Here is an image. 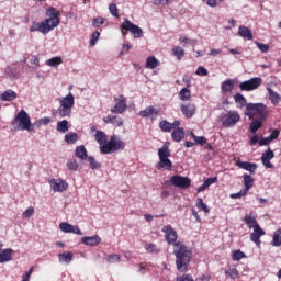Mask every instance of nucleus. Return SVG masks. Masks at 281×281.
<instances>
[{"mask_svg":"<svg viewBox=\"0 0 281 281\" xmlns=\"http://www.w3.org/2000/svg\"><path fill=\"white\" fill-rule=\"evenodd\" d=\"M59 229L64 232V234H77V236H82V231H80L78 226H74L67 222L60 223Z\"/></svg>","mask_w":281,"mask_h":281,"instance_id":"f8f14e48","label":"nucleus"},{"mask_svg":"<svg viewBox=\"0 0 281 281\" xmlns=\"http://www.w3.org/2000/svg\"><path fill=\"white\" fill-rule=\"evenodd\" d=\"M276 157V154H273V150L271 148H268L261 156V162L266 168H273V164H271V159Z\"/></svg>","mask_w":281,"mask_h":281,"instance_id":"dca6fc26","label":"nucleus"},{"mask_svg":"<svg viewBox=\"0 0 281 281\" xmlns=\"http://www.w3.org/2000/svg\"><path fill=\"white\" fill-rule=\"evenodd\" d=\"M195 205H196L198 210H201L205 214L210 213V207H207V204L205 202H203V198H198Z\"/></svg>","mask_w":281,"mask_h":281,"instance_id":"4c0bfd02","label":"nucleus"},{"mask_svg":"<svg viewBox=\"0 0 281 281\" xmlns=\"http://www.w3.org/2000/svg\"><path fill=\"white\" fill-rule=\"evenodd\" d=\"M159 67V60L155 58V56H150L146 60V68L147 69H157Z\"/></svg>","mask_w":281,"mask_h":281,"instance_id":"f704fd0d","label":"nucleus"},{"mask_svg":"<svg viewBox=\"0 0 281 281\" xmlns=\"http://www.w3.org/2000/svg\"><path fill=\"white\" fill-rule=\"evenodd\" d=\"M245 115L250 120L254 119V115H260L259 120L267 119V105L263 103H248Z\"/></svg>","mask_w":281,"mask_h":281,"instance_id":"39448f33","label":"nucleus"},{"mask_svg":"<svg viewBox=\"0 0 281 281\" xmlns=\"http://www.w3.org/2000/svg\"><path fill=\"white\" fill-rule=\"evenodd\" d=\"M246 194H247V191L243 189L237 193H232L231 199H243V196H246Z\"/></svg>","mask_w":281,"mask_h":281,"instance_id":"5fc2aeb1","label":"nucleus"},{"mask_svg":"<svg viewBox=\"0 0 281 281\" xmlns=\"http://www.w3.org/2000/svg\"><path fill=\"white\" fill-rule=\"evenodd\" d=\"M196 76H207V68L200 66L195 71Z\"/></svg>","mask_w":281,"mask_h":281,"instance_id":"bf43d9fd","label":"nucleus"},{"mask_svg":"<svg viewBox=\"0 0 281 281\" xmlns=\"http://www.w3.org/2000/svg\"><path fill=\"white\" fill-rule=\"evenodd\" d=\"M243 221H244V223H246V225L249 227V229H251V228L254 229V227H256V225H258L256 217H254V215H251V214L243 217Z\"/></svg>","mask_w":281,"mask_h":281,"instance_id":"473e14b6","label":"nucleus"},{"mask_svg":"<svg viewBox=\"0 0 281 281\" xmlns=\"http://www.w3.org/2000/svg\"><path fill=\"white\" fill-rule=\"evenodd\" d=\"M46 16L48 19H45L42 22H33V24L30 26V32H41V34H49L52 30H55V27H58L60 25V18H58V11H56L54 8H49L46 11Z\"/></svg>","mask_w":281,"mask_h":281,"instance_id":"f03ea898","label":"nucleus"},{"mask_svg":"<svg viewBox=\"0 0 281 281\" xmlns=\"http://www.w3.org/2000/svg\"><path fill=\"white\" fill-rule=\"evenodd\" d=\"M262 86V78L254 77L249 80L243 81L239 83L240 91H256L259 87Z\"/></svg>","mask_w":281,"mask_h":281,"instance_id":"6e6552de","label":"nucleus"},{"mask_svg":"<svg viewBox=\"0 0 281 281\" xmlns=\"http://www.w3.org/2000/svg\"><path fill=\"white\" fill-rule=\"evenodd\" d=\"M22 216L24 218H31V216H34V206H29L23 213Z\"/></svg>","mask_w":281,"mask_h":281,"instance_id":"603ef678","label":"nucleus"},{"mask_svg":"<svg viewBox=\"0 0 281 281\" xmlns=\"http://www.w3.org/2000/svg\"><path fill=\"white\" fill-rule=\"evenodd\" d=\"M146 249L149 254H155V251H157V246L155 244H148Z\"/></svg>","mask_w":281,"mask_h":281,"instance_id":"338daca9","label":"nucleus"},{"mask_svg":"<svg viewBox=\"0 0 281 281\" xmlns=\"http://www.w3.org/2000/svg\"><path fill=\"white\" fill-rule=\"evenodd\" d=\"M243 258H246L245 252H243L241 250H234L233 251V256H232L233 260L238 261V260H243Z\"/></svg>","mask_w":281,"mask_h":281,"instance_id":"49530a36","label":"nucleus"},{"mask_svg":"<svg viewBox=\"0 0 281 281\" xmlns=\"http://www.w3.org/2000/svg\"><path fill=\"white\" fill-rule=\"evenodd\" d=\"M123 30L126 32H131L133 34L134 38H142L144 36V31L142 27L137 26V24H133L131 20L125 19L123 22Z\"/></svg>","mask_w":281,"mask_h":281,"instance_id":"9d476101","label":"nucleus"},{"mask_svg":"<svg viewBox=\"0 0 281 281\" xmlns=\"http://www.w3.org/2000/svg\"><path fill=\"white\" fill-rule=\"evenodd\" d=\"M74 108H69L67 105H60L58 108V115L59 117H69L71 115V110Z\"/></svg>","mask_w":281,"mask_h":281,"instance_id":"c756f323","label":"nucleus"},{"mask_svg":"<svg viewBox=\"0 0 281 281\" xmlns=\"http://www.w3.org/2000/svg\"><path fill=\"white\" fill-rule=\"evenodd\" d=\"M172 54L176 56L177 60H181L186 56V50L181 48V46H175L172 48Z\"/></svg>","mask_w":281,"mask_h":281,"instance_id":"ea45409f","label":"nucleus"},{"mask_svg":"<svg viewBox=\"0 0 281 281\" xmlns=\"http://www.w3.org/2000/svg\"><path fill=\"white\" fill-rule=\"evenodd\" d=\"M192 139H194L195 144H199L200 146H204V144H207V138L205 136H196L193 133H191Z\"/></svg>","mask_w":281,"mask_h":281,"instance_id":"a18cd8bd","label":"nucleus"},{"mask_svg":"<svg viewBox=\"0 0 281 281\" xmlns=\"http://www.w3.org/2000/svg\"><path fill=\"white\" fill-rule=\"evenodd\" d=\"M59 262H65L66 265H69L71 260H74V254L71 252H63L58 255Z\"/></svg>","mask_w":281,"mask_h":281,"instance_id":"e433bc0d","label":"nucleus"},{"mask_svg":"<svg viewBox=\"0 0 281 281\" xmlns=\"http://www.w3.org/2000/svg\"><path fill=\"white\" fill-rule=\"evenodd\" d=\"M46 65L48 67H58V65H63V58L61 57H53L46 61Z\"/></svg>","mask_w":281,"mask_h":281,"instance_id":"a19ab883","label":"nucleus"},{"mask_svg":"<svg viewBox=\"0 0 281 281\" xmlns=\"http://www.w3.org/2000/svg\"><path fill=\"white\" fill-rule=\"evenodd\" d=\"M13 126H16L18 131H33L34 125H32V121L30 119V114L25 112V110H21L12 122Z\"/></svg>","mask_w":281,"mask_h":281,"instance_id":"7ed1b4c3","label":"nucleus"},{"mask_svg":"<svg viewBox=\"0 0 281 281\" xmlns=\"http://www.w3.org/2000/svg\"><path fill=\"white\" fill-rule=\"evenodd\" d=\"M120 260H122V259H121L120 255H117V254L108 256V262H110V263L120 262Z\"/></svg>","mask_w":281,"mask_h":281,"instance_id":"6e6d98bb","label":"nucleus"},{"mask_svg":"<svg viewBox=\"0 0 281 281\" xmlns=\"http://www.w3.org/2000/svg\"><path fill=\"white\" fill-rule=\"evenodd\" d=\"M162 233L168 245H173V255L176 256V266L180 273L188 271L190 260H192V250L188 246L177 243V231L170 225L162 227Z\"/></svg>","mask_w":281,"mask_h":281,"instance_id":"f257e3e1","label":"nucleus"},{"mask_svg":"<svg viewBox=\"0 0 281 281\" xmlns=\"http://www.w3.org/2000/svg\"><path fill=\"white\" fill-rule=\"evenodd\" d=\"M191 92L188 88H182L179 92V98L182 100V102H188L190 100Z\"/></svg>","mask_w":281,"mask_h":281,"instance_id":"79ce46f5","label":"nucleus"},{"mask_svg":"<svg viewBox=\"0 0 281 281\" xmlns=\"http://www.w3.org/2000/svg\"><path fill=\"white\" fill-rule=\"evenodd\" d=\"M78 142V134L70 132L65 135V143L66 144H76Z\"/></svg>","mask_w":281,"mask_h":281,"instance_id":"58836bf2","label":"nucleus"},{"mask_svg":"<svg viewBox=\"0 0 281 281\" xmlns=\"http://www.w3.org/2000/svg\"><path fill=\"white\" fill-rule=\"evenodd\" d=\"M34 272V268H31L27 272L22 276V281H30V276Z\"/></svg>","mask_w":281,"mask_h":281,"instance_id":"e2e57ef3","label":"nucleus"},{"mask_svg":"<svg viewBox=\"0 0 281 281\" xmlns=\"http://www.w3.org/2000/svg\"><path fill=\"white\" fill-rule=\"evenodd\" d=\"M278 137H280V131L273 130L270 136L261 138L258 144L259 146H269L273 139H278Z\"/></svg>","mask_w":281,"mask_h":281,"instance_id":"6ab92c4d","label":"nucleus"},{"mask_svg":"<svg viewBox=\"0 0 281 281\" xmlns=\"http://www.w3.org/2000/svg\"><path fill=\"white\" fill-rule=\"evenodd\" d=\"M12 254H14V250H12V248H7L4 250H1L0 265H3L4 262H10L12 260Z\"/></svg>","mask_w":281,"mask_h":281,"instance_id":"5701e85b","label":"nucleus"},{"mask_svg":"<svg viewBox=\"0 0 281 281\" xmlns=\"http://www.w3.org/2000/svg\"><path fill=\"white\" fill-rule=\"evenodd\" d=\"M268 93H269V100L272 102V104L277 105L280 104V94L278 92L273 91V89L268 88Z\"/></svg>","mask_w":281,"mask_h":281,"instance_id":"7c9ffc66","label":"nucleus"},{"mask_svg":"<svg viewBox=\"0 0 281 281\" xmlns=\"http://www.w3.org/2000/svg\"><path fill=\"white\" fill-rule=\"evenodd\" d=\"M159 162L157 164L158 170H172V161L168 159L170 157V149L167 145H164L158 149Z\"/></svg>","mask_w":281,"mask_h":281,"instance_id":"20e7f679","label":"nucleus"},{"mask_svg":"<svg viewBox=\"0 0 281 281\" xmlns=\"http://www.w3.org/2000/svg\"><path fill=\"white\" fill-rule=\"evenodd\" d=\"M262 127V122L258 119H255L251 123H250V132L251 133H257L259 128Z\"/></svg>","mask_w":281,"mask_h":281,"instance_id":"c03bdc74","label":"nucleus"},{"mask_svg":"<svg viewBox=\"0 0 281 281\" xmlns=\"http://www.w3.org/2000/svg\"><path fill=\"white\" fill-rule=\"evenodd\" d=\"M99 40H100V32L98 31L93 32L90 40V47H95Z\"/></svg>","mask_w":281,"mask_h":281,"instance_id":"09e8293b","label":"nucleus"},{"mask_svg":"<svg viewBox=\"0 0 281 281\" xmlns=\"http://www.w3.org/2000/svg\"><path fill=\"white\" fill-rule=\"evenodd\" d=\"M69 128H71V124H69V121L63 120L57 122L56 131H58V133H67Z\"/></svg>","mask_w":281,"mask_h":281,"instance_id":"393cba45","label":"nucleus"},{"mask_svg":"<svg viewBox=\"0 0 281 281\" xmlns=\"http://www.w3.org/2000/svg\"><path fill=\"white\" fill-rule=\"evenodd\" d=\"M236 166H238V168H241V170H247L248 172H250V175H256V170H258V165L254 162L237 161Z\"/></svg>","mask_w":281,"mask_h":281,"instance_id":"f3484780","label":"nucleus"},{"mask_svg":"<svg viewBox=\"0 0 281 281\" xmlns=\"http://www.w3.org/2000/svg\"><path fill=\"white\" fill-rule=\"evenodd\" d=\"M4 75L10 78V80H16V78H19V70L12 66H9L4 69Z\"/></svg>","mask_w":281,"mask_h":281,"instance_id":"bb28decb","label":"nucleus"},{"mask_svg":"<svg viewBox=\"0 0 281 281\" xmlns=\"http://www.w3.org/2000/svg\"><path fill=\"white\" fill-rule=\"evenodd\" d=\"M76 103L74 93L69 92L66 97L59 99V104L61 106H68L70 109H74V104Z\"/></svg>","mask_w":281,"mask_h":281,"instance_id":"412c9836","label":"nucleus"},{"mask_svg":"<svg viewBox=\"0 0 281 281\" xmlns=\"http://www.w3.org/2000/svg\"><path fill=\"white\" fill-rule=\"evenodd\" d=\"M122 149H124V143L122 139H117V136H112L108 144L101 146V153H103V155H109Z\"/></svg>","mask_w":281,"mask_h":281,"instance_id":"423d86ee","label":"nucleus"},{"mask_svg":"<svg viewBox=\"0 0 281 281\" xmlns=\"http://www.w3.org/2000/svg\"><path fill=\"white\" fill-rule=\"evenodd\" d=\"M115 120H117V116L108 115L103 117V122H105V124H115Z\"/></svg>","mask_w":281,"mask_h":281,"instance_id":"13d9d810","label":"nucleus"},{"mask_svg":"<svg viewBox=\"0 0 281 281\" xmlns=\"http://www.w3.org/2000/svg\"><path fill=\"white\" fill-rule=\"evenodd\" d=\"M154 5H168L170 3V0H151Z\"/></svg>","mask_w":281,"mask_h":281,"instance_id":"0e129e2a","label":"nucleus"},{"mask_svg":"<svg viewBox=\"0 0 281 281\" xmlns=\"http://www.w3.org/2000/svg\"><path fill=\"white\" fill-rule=\"evenodd\" d=\"M255 45H257L258 49H260L262 54H267V52H269V44H263L258 41H255Z\"/></svg>","mask_w":281,"mask_h":281,"instance_id":"3c124183","label":"nucleus"},{"mask_svg":"<svg viewBox=\"0 0 281 281\" xmlns=\"http://www.w3.org/2000/svg\"><path fill=\"white\" fill-rule=\"evenodd\" d=\"M221 122L225 128H232V126H236L237 122H240V114L237 111H228L222 114Z\"/></svg>","mask_w":281,"mask_h":281,"instance_id":"0eeeda50","label":"nucleus"},{"mask_svg":"<svg viewBox=\"0 0 281 281\" xmlns=\"http://www.w3.org/2000/svg\"><path fill=\"white\" fill-rule=\"evenodd\" d=\"M115 104L111 108V113H115L116 115H122V113H126V109H128V103L126 101V97L119 95L114 98Z\"/></svg>","mask_w":281,"mask_h":281,"instance_id":"1a4fd4ad","label":"nucleus"},{"mask_svg":"<svg viewBox=\"0 0 281 281\" xmlns=\"http://www.w3.org/2000/svg\"><path fill=\"white\" fill-rule=\"evenodd\" d=\"M223 93H229V91H234V79H226L221 85Z\"/></svg>","mask_w":281,"mask_h":281,"instance_id":"cd10ccee","label":"nucleus"},{"mask_svg":"<svg viewBox=\"0 0 281 281\" xmlns=\"http://www.w3.org/2000/svg\"><path fill=\"white\" fill-rule=\"evenodd\" d=\"M206 5H209V8H216V5H218L217 1L218 0H203Z\"/></svg>","mask_w":281,"mask_h":281,"instance_id":"69168bd1","label":"nucleus"},{"mask_svg":"<svg viewBox=\"0 0 281 281\" xmlns=\"http://www.w3.org/2000/svg\"><path fill=\"white\" fill-rule=\"evenodd\" d=\"M92 25H93L94 27H100V25H104V18H95V19L93 20Z\"/></svg>","mask_w":281,"mask_h":281,"instance_id":"052dcab7","label":"nucleus"},{"mask_svg":"<svg viewBox=\"0 0 281 281\" xmlns=\"http://www.w3.org/2000/svg\"><path fill=\"white\" fill-rule=\"evenodd\" d=\"M238 34L241 36V38H245L246 41H252L254 34H251V30L247 26H239Z\"/></svg>","mask_w":281,"mask_h":281,"instance_id":"b1692460","label":"nucleus"},{"mask_svg":"<svg viewBox=\"0 0 281 281\" xmlns=\"http://www.w3.org/2000/svg\"><path fill=\"white\" fill-rule=\"evenodd\" d=\"M159 127L161 128L162 133H170L172 131V123L168 121H161L159 123Z\"/></svg>","mask_w":281,"mask_h":281,"instance_id":"37998d69","label":"nucleus"},{"mask_svg":"<svg viewBox=\"0 0 281 281\" xmlns=\"http://www.w3.org/2000/svg\"><path fill=\"white\" fill-rule=\"evenodd\" d=\"M244 190L246 192H249V190H251V188H254V178L247 173H245L244 176Z\"/></svg>","mask_w":281,"mask_h":281,"instance_id":"2f4dec72","label":"nucleus"},{"mask_svg":"<svg viewBox=\"0 0 281 281\" xmlns=\"http://www.w3.org/2000/svg\"><path fill=\"white\" fill-rule=\"evenodd\" d=\"M138 115L140 117H150L151 121H155L157 120V115H159V109L147 106L145 110L139 111Z\"/></svg>","mask_w":281,"mask_h":281,"instance_id":"2eb2a0df","label":"nucleus"},{"mask_svg":"<svg viewBox=\"0 0 281 281\" xmlns=\"http://www.w3.org/2000/svg\"><path fill=\"white\" fill-rule=\"evenodd\" d=\"M95 142H98V144H100V148H102V146H104V144H108L106 134L102 131H97Z\"/></svg>","mask_w":281,"mask_h":281,"instance_id":"72a5a7b5","label":"nucleus"},{"mask_svg":"<svg viewBox=\"0 0 281 281\" xmlns=\"http://www.w3.org/2000/svg\"><path fill=\"white\" fill-rule=\"evenodd\" d=\"M41 67V60L36 56H31V69H38Z\"/></svg>","mask_w":281,"mask_h":281,"instance_id":"8fccbe9b","label":"nucleus"},{"mask_svg":"<svg viewBox=\"0 0 281 281\" xmlns=\"http://www.w3.org/2000/svg\"><path fill=\"white\" fill-rule=\"evenodd\" d=\"M227 273L232 280H236V278H238V270L236 268L229 269Z\"/></svg>","mask_w":281,"mask_h":281,"instance_id":"680f3d73","label":"nucleus"},{"mask_svg":"<svg viewBox=\"0 0 281 281\" xmlns=\"http://www.w3.org/2000/svg\"><path fill=\"white\" fill-rule=\"evenodd\" d=\"M49 183L53 192H65V190L69 188V184L61 179H52Z\"/></svg>","mask_w":281,"mask_h":281,"instance_id":"ddd939ff","label":"nucleus"},{"mask_svg":"<svg viewBox=\"0 0 281 281\" xmlns=\"http://www.w3.org/2000/svg\"><path fill=\"white\" fill-rule=\"evenodd\" d=\"M78 162L76 160H70L67 162V168L68 170L76 172V170H78Z\"/></svg>","mask_w":281,"mask_h":281,"instance_id":"864d4df0","label":"nucleus"},{"mask_svg":"<svg viewBox=\"0 0 281 281\" xmlns=\"http://www.w3.org/2000/svg\"><path fill=\"white\" fill-rule=\"evenodd\" d=\"M109 11H110V14H112V16H119L117 14V5L115 3H111L109 5Z\"/></svg>","mask_w":281,"mask_h":281,"instance_id":"4d7b16f0","label":"nucleus"},{"mask_svg":"<svg viewBox=\"0 0 281 281\" xmlns=\"http://www.w3.org/2000/svg\"><path fill=\"white\" fill-rule=\"evenodd\" d=\"M100 236H85L81 238V243L83 245H87L88 247H95L97 245H100Z\"/></svg>","mask_w":281,"mask_h":281,"instance_id":"a211bd4d","label":"nucleus"},{"mask_svg":"<svg viewBox=\"0 0 281 281\" xmlns=\"http://www.w3.org/2000/svg\"><path fill=\"white\" fill-rule=\"evenodd\" d=\"M216 181H218V178L213 177V178L206 179L204 182H206L207 187L210 188V186H212L213 183H216Z\"/></svg>","mask_w":281,"mask_h":281,"instance_id":"774afa93","label":"nucleus"},{"mask_svg":"<svg viewBox=\"0 0 281 281\" xmlns=\"http://www.w3.org/2000/svg\"><path fill=\"white\" fill-rule=\"evenodd\" d=\"M75 155H76V157H78L79 159H82V160L89 158V156H87V148H85L83 145L78 146L76 148Z\"/></svg>","mask_w":281,"mask_h":281,"instance_id":"c9c22d12","label":"nucleus"},{"mask_svg":"<svg viewBox=\"0 0 281 281\" xmlns=\"http://www.w3.org/2000/svg\"><path fill=\"white\" fill-rule=\"evenodd\" d=\"M16 98H19V94H16V92L12 89L2 92L0 95V100L2 102H12V100H16Z\"/></svg>","mask_w":281,"mask_h":281,"instance_id":"aec40b11","label":"nucleus"},{"mask_svg":"<svg viewBox=\"0 0 281 281\" xmlns=\"http://www.w3.org/2000/svg\"><path fill=\"white\" fill-rule=\"evenodd\" d=\"M181 112L186 115V117H192L194 113H196L195 104H182Z\"/></svg>","mask_w":281,"mask_h":281,"instance_id":"4be33fe9","label":"nucleus"},{"mask_svg":"<svg viewBox=\"0 0 281 281\" xmlns=\"http://www.w3.org/2000/svg\"><path fill=\"white\" fill-rule=\"evenodd\" d=\"M234 100L236 102V104L239 106V109H244V106H246L247 110V99H245V95H243L241 93H236L234 95Z\"/></svg>","mask_w":281,"mask_h":281,"instance_id":"c85d7f7f","label":"nucleus"},{"mask_svg":"<svg viewBox=\"0 0 281 281\" xmlns=\"http://www.w3.org/2000/svg\"><path fill=\"white\" fill-rule=\"evenodd\" d=\"M88 161L92 170H100V162L95 161V158H93L92 156H89Z\"/></svg>","mask_w":281,"mask_h":281,"instance_id":"de8ad7c7","label":"nucleus"},{"mask_svg":"<svg viewBox=\"0 0 281 281\" xmlns=\"http://www.w3.org/2000/svg\"><path fill=\"white\" fill-rule=\"evenodd\" d=\"M171 183L176 188H180V190H188V188H190V184L192 183V181L188 177L176 175V176L171 177Z\"/></svg>","mask_w":281,"mask_h":281,"instance_id":"9b49d317","label":"nucleus"},{"mask_svg":"<svg viewBox=\"0 0 281 281\" xmlns=\"http://www.w3.org/2000/svg\"><path fill=\"white\" fill-rule=\"evenodd\" d=\"M171 137H172L173 142L179 143L186 137V132L183 131V128L178 127L177 130H175L172 132Z\"/></svg>","mask_w":281,"mask_h":281,"instance_id":"a878e982","label":"nucleus"},{"mask_svg":"<svg viewBox=\"0 0 281 281\" xmlns=\"http://www.w3.org/2000/svg\"><path fill=\"white\" fill-rule=\"evenodd\" d=\"M252 229L254 232L250 234V240L260 247V238L265 236V229L260 227V224H256Z\"/></svg>","mask_w":281,"mask_h":281,"instance_id":"4468645a","label":"nucleus"}]
</instances>
